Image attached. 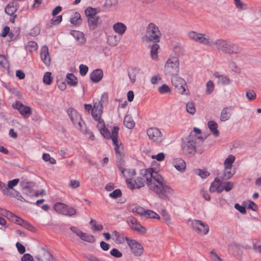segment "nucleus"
I'll list each match as a JSON object with an SVG mask.
<instances>
[{"mask_svg": "<svg viewBox=\"0 0 261 261\" xmlns=\"http://www.w3.org/2000/svg\"><path fill=\"white\" fill-rule=\"evenodd\" d=\"M51 72H46L44 73L43 76V83L47 85H49L51 84L53 81V79L51 76Z\"/></svg>", "mask_w": 261, "mask_h": 261, "instance_id": "47", "label": "nucleus"}, {"mask_svg": "<svg viewBox=\"0 0 261 261\" xmlns=\"http://www.w3.org/2000/svg\"><path fill=\"white\" fill-rule=\"evenodd\" d=\"M119 128L117 126H115L112 129V142L113 145L115 146V151L117 154L121 156V154L120 151V147L118 140V131Z\"/></svg>", "mask_w": 261, "mask_h": 261, "instance_id": "14", "label": "nucleus"}, {"mask_svg": "<svg viewBox=\"0 0 261 261\" xmlns=\"http://www.w3.org/2000/svg\"><path fill=\"white\" fill-rule=\"evenodd\" d=\"M199 35L200 36V39L198 41L199 43L203 44L209 46H211L214 45L213 41L208 37H206L205 34L200 33Z\"/></svg>", "mask_w": 261, "mask_h": 261, "instance_id": "29", "label": "nucleus"}, {"mask_svg": "<svg viewBox=\"0 0 261 261\" xmlns=\"http://www.w3.org/2000/svg\"><path fill=\"white\" fill-rule=\"evenodd\" d=\"M80 239L84 241L89 243H93L95 241V238L93 235L88 234L86 233L83 232Z\"/></svg>", "mask_w": 261, "mask_h": 261, "instance_id": "43", "label": "nucleus"}, {"mask_svg": "<svg viewBox=\"0 0 261 261\" xmlns=\"http://www.w3.org/2000/svg\"><path fill=\"white\" fill-rule=\"evenodd\" d=\"M66 206V204L64 203L61 202H57L54 204V207L57 212L63 215Z\"/></svg>", "mask_w": 261, "mask_h": 261, "instance_id": "39", "label": "nucleus"}, {"mask_svg": "<svg viewBox=\"0 0 261 261\" xmlns=\"http://www.w3.org/2000/svg\"><path fill=\"white\" fill-rule=\"evenodd\" d=\"M121 173L126 178L133 177L136 174V170L132 169H125L124 171Z\"/></svg>", "mask_w": 261, "mask_h": 261, "instance_id": "48", "label": "nucleus"}, {"mask_svg": "<svg viewBox=\"0 0 261 261\" xmlns=\"http://www.w3.org/2000/svg\"><path fill=\"white\" fill-rule=\"evenodd\" d=\"M18 9V4L17 3L13 1L10 2L6 6L5 11L9 15H13Z\"/></svg>", "mask_w": 261, "mask_h": 261, "instance_id": "19", "label": "nucleus"}, {"mask_svg": "<svg viewBox=\"0 0 261 261\" xmlns=\"http://www.w3.org/2000/svg\"><path fill=\"white\" fill-rule=\"evenodd\" d=\"M70 22L74 25H80L82 23V20L80 14L76 12L74 17L70 18Z\"/></svg>", "mask_w": 261, "mask_h": 261, "instance_id": "34", "label": "nucleus"}, {"mask_svg": "<svg viewBox=\"0 0 261 261\" xmlns=\"http://www.w3.org/2000/svg\"><path fill=\"white\" fill-rule=\"evenodd\" d=\"M234 3L236 8L238 9L244 10L248 9L247 5L241 0H234Z\"/></svg>", "mask_w": 261, "mask_h": 261, "instance_id": "46", "label": "nucleus"}, {"mask_svg": "<svg viewBox=\"0 0 261 261\" xmlns=\"http://www.w3.org/2000/svg\"><path fill=\"white\" fill-rule=\"evenodd\" d=\"M0 65L4 68H9V63L5 56L3 55H0Z\"/></svg>", "mask_w": 261, "mask_h": 261, "instance_id": "49", "label": "nucleus"}, {"mask_svg": "<svg viewBox=\"0 0 261 261\" xmlns=\"http://www.w3.org/2000/svg\"><path fill=\"white\" fill-rule=\"evenodd\" d=\"M160 48L159 45L157 43H154L151 46L150 50V56L152 59L158 58V50Z\"/></svg>", "mask_w": 261, "mask_h": 261, "instance_id": "38", "label": "nucleus"}, {"mask_svg": "<svg viewBox=\"0 0 261 261\" xmlns=\"http://www.w3.org/2000/svg\"><path fill=\"white\" fill-rule=\"evenodd\" d=\"M113 29L115 33L122 35L126 32L127 27L124 23L118 22L113 25Z\"/></svg>", "mask_w": 261, "mask_h": 261, "instance_id": "23", "label": "nucleus"}, {"mask_svg": "<svg viewBox=\"0 0 261 261\" xmlns=\"http://www.w3.org/2000/svg\"><path fill=\"white\" fill-rule=\"evenodd\" d=\"M66 82L71 86H75L77 84V79L73 73H67L66 75Z\"/></svg>", "mask_w": 261, "mask_h": 261, "instance_id": "32", "label": "nucleus"}, {"mask_svg": "<svg viewBox=\"0 0 261 261\" xmlns=\"http://www.w3.org/2000/svg\"><path fill=\"white\" fill-rule=\"evenodd\" d=\"M110 254L116 258H119L122 256V253L116 248H113L111 250Z\"/></svg>", "mask_w": 261, "mask_h": 261, "instance_id": "61", "label": "nucleus"}, {"mask_svg": "<svg viewBox=\"0 0 261 261\" xmlns=\"http://www.w3.org/2000/svg\"><path fill=\"white\" fill-rule=\"evenodd\" d=\"M76 213V210L72 207L68 206L66 205V208H65L63 215L71 217L74 216Z\"/></svg>", "mask_w": 261, "mask_h": 261, "instance_id": "41", "label": "nucleus"}, {"mask_svg": "<svg viewBox=\"0 0 261 261\" xmlns=\"http://www.w3.org/2000/svg\"><path fill=\"white\" fill-rule=\"evenodd\" d=\"M140 69L135 67H130L128 68L127 72L129 78L132 83L136 81V75L139 73Z\"/></svg>", "mask_w": 261, "mask_h": 261, "instance_id": "26", "label": "nucleus"}, {"mask_svg": "<svg viewBox=\"0 0 261 261\" xmlns=\"http://www.w3.org/2000/svg\"><path fill=\"white\" fill-rule=\"evenodd\" d=\"M171 83L177 92L181 94L188 95L189 90H186L187 85L184 79L176 75L171 78Z\"/></svg>", "mask_w": 261, "mask_h": 261, "instance_id": "8", "label": "nucleus"}, {"mask_svg": "<svg viewBox=\"0 0 261 261\" xmlns=\"http://www.w3.org/2000/svg\"><path fill=\"white\" fill-rule=\"evenodd\" d=\"M147 135L152 141L160 144L165 139V137L160 129L157 127H150L147 130Z\"/></svg>", "mask_w": 261, "mask_h": 261, "instance_id": "9", "label": "nucleus"}, {"mask_svg": "<svg viewBox=\"0 0 261 261\" xmlns=\"http://www.w3.org/2000/svg\"><path fill=\"white\" fill-rule=\"evenodd\" d=\"M19 181V179L18 178H15L13 180H10L8 182L7 187L9 189H13V187L16 186Z\"/></svg>", "mask_w": 261, "mask_h": 261, "instance_id": "64", "label": "nucleus"}, {"mask_svg": "<svg viewBox=\"0 0 261 261\" xmlns=\"http://www.w3.org/2000/svg\"><path fill=\"white\" fill-rule=\"evenodd\" d=\"M242 246L239 244L232 243L229 245L228 250L229 253L236 257H240L242 254Z\"/></svg>", "mask_w": 261, "mask_h": 261, "instance_id": "16", "label": "nucleus"}, {"mask_svg": "<svg viewBox=\"0 0 261 261\" xmlns=\"http://www.w3.org/2000/svg\"><path fill=\"white\" fill-rule=\"evenodd\" d=\"M70 34L76 39L78 42L79 44L83 45L85 43L86 39L83 32L79 31L72 30L70 31Z\"/></svg>", "mask_w": 261, "mask_h": 261, "instance_id": "21", "label": "nucleus"}, {"mask_svg": "<svg viewBox=\"0 0 261 261\" xmlns=\"http://www.w3.org/2000/svg\"><path fill=\"white\" fill-rule=\"evenodd\" d=\"M123 124L127 128L132 129L135 126V122L130 115H126L124 118Z\"/></svg>", "mask_w": 261, "mask_h": 261, "instance_id": "28", "label": "nucleus"}, {"mask_svg": "<svg viewBox=\"0 0 261 261\" xmlns=\"http://www.w3.org/2000/svg\"><path fill=\"white\" fill-rule=\"evenodd\" d=\"M186 110L188 113L193 115L196 112V109L193 102H188L186 105Z\"/></svg>", "mask_w": 261, "mask_h": 261, "instance_id": "50", "label": "nucleus"}, {"mask_svg": "<svg viewBox=\"0 0 261 261\" xmlns=\"http://www.w3.org/2000/svg\"><path fill=\"white\" fill-rule=\"evenodd\" d=\"M127 222L132 230L136 231L141 234H144L146 233V228L141 225L135 217H128L127 218Z\"/></svg>", "mask_w": 261, "mask_h": 261, "instance_id": "12", "label": "nucleus"}, {"mask_svg": "<svg viewBox=\"0 0 261 261\" xmlns=\"http://www.w3.org/2000/svg\"><path fill=\"white\" fill-rule=\"evenodd\" d=\"M12 107L17 109L19 113L24 117H29L32 113V109L29 106L23 105L19 101H16Z\"/></svg>", "mask_w": 261, "mask_h": 261, "instance_id": "13", "label": "nucleus"}, {"mask_svg": "<svg viewBox=\"0 0 261 261\" xmlns=\"http://www.w3.org/2000/svg\"><path fill=\"white\" fill-rule=\"evenodd\" d=\"M179 60L177 57H171L169 58L165 65L166 75L173 76L177 75L179 72Z\"/></svg>", "mask_w": 261, "mask_h": 261, "instance_id": "5", "label": "nucleus"}, {"mask_svg": "<svg viewBox=\"0 0 261 261\" xmlns=\"http://www.w3.org/2000/svg\"><path fill=\"white\" fill-rule=\"evenodd\" d=\"M127 245L135 256H140L143 253V247L141 244L135 240L126 238Z\"/></svg>", "mask_w": 261, "mask_h": 261, "instance_id": "10", "label": "nucleus"}, {"mask_svg": "<svg viewBox=\"0 0 261 261\" xmlns=\"http://www.w3.org/2000/svg\"><path fill=\"white\" fill-rule=\"evenodd\" d=\"M207 125L211 132L213 133L215 137H217L219 135V132L218 130V124L214 121L211 120L207 123Z\"/></svg>", "mask_w": 261, "mask_h": 261, "instance_id": "27", "label": "nucleus"}, {"mask_svg": "<svg viewBox=\"0 0 261 261\" xmlns=\"http://www.w3.org/2000/svg\"><path fill=\"white\" fill-rule=\"evenodd\" d=\"M99 19L98 16L88 19V26L90 30H94L97 27Z\"/></svg>", "mask_w": 261, "mask_h": 261, "instance_id": "33", "label": "nucleus"}, {"mask_svg": "<svg viewBox=\"0 0 261 261\" xmlns=\"http://www.w3.org/2000/svg\"><path fill=\"white\" fill-rule=\"evenodd\" d=\"M191 226L193 230L201 235H205L209 231V226L200 220H193L191 223Z\"/></svg>", "mask_w": 261, "mask_h": 261, "instance_id": "11", "label": "nucleus"}, {"mask_svg": "<svg viewBox=\"0 0 261 261\" xmlns=\"http://www.w3.org/2000/svg\"><path fill=\"white\" fill-rule=\"evenodd\" d=\"M10 219H11V220L12 221H13L14 222L16 223V224H17L18 225H19L20 226L22 225V223L24 221V220H23L22 219H21V218H20L17 216L14 215L13 214L12 216H11V217H10Z\"/></svg>", "mask_w": 261, "mask_h": 261, "instance_id": "56", "label": "nucleus"}, {"mask_svg": "<svg viewBox=\"0 0 261 261\" xmlns=\"http://www.w3.org/2000/svg\"><path fill=\"white\" fill-rule=\"evenodd\" d=\"M233 108L231 106L224 108L221 113L220 120L221 121H226L229 119L231 115Z\"/></svg>", "mask_w": 261, "mask_h": 261, "instance_id": "18", "label": "nucleus"}, {"mask_svg": "<svg viewBox=\"0 0 261 261\" xmlns=\"http://www.w3.org/2000/svg\"><path fill=\"white\" fill-rule=\"evenodd\" d=\"M92 225V228L94 231H100L103 229V226L101 224H96V221L92 219L90 222Z\"/></svg>", "mask_w": 261, "mask_h": 261, "instance_id": "52", "label": "nucleus"}, {"mask_svg": "<svg viewBox=\"0 0 261 261\" xmlns=\"http://www.w3.org/2000/svg\"><path fill=\"white\" fill-rule=\"evenodd\" d=\"M214 84L212 81H209L206 83V92L208 94H210L214 91Z\"/></svg>", "mask_w": 261, "mask_h": 261, "instance_id": "57", "label": "nucleus"}, {"mask_svg": "<svg viewBox=\"0 0 261 261\" xmlns=\"http://www.w3.org/2000/svg\"><path fill=\"white\" fill-rule=\"evenodd\" d=\"M221 181L217 178L215 179V180L211 184V185L210 187V192L211 193H214L216 191V190L220 186Z\"/></svg>", "mask_w": 261, "mask_h": 261, "instance_id": "42", "label": "nucleus"}, {"mask_svg": "<svg viewBox=\"0 0 261 261\" xmlns=\"http://www.w3.org/2000/svg\"><path fill=\"white\" fill-rule=\"evenodd\" d=\"M40 57L44 64L47 66L50 65V58L48 52V48L46 45L42 47L40 50Z\"/></svg>", "mask_w": 261, "mask_h": 261, "instance_id": "17", "label": "nucleus"}, {"mask_svg": "<svg viewBox=\"0 0 261 261\" xmlns=\"http://www.w3.org/2000/svg\"><path fill=\"white\" fill-rule=\"evenodd\" d=\"M112 235L114 237L113 238L114 242L118 244L124 243L126 241V238H127V237H124L123 233L118 232L116 230L113 231Z\"/></svg>", "mask_w": 261, "mask_h": 261, "instance_id": "24", "label": "nucleus"}, {"mask_svg": "<svg viewBox=\"0 0 261 261\" xmlns=\"http://www.w3.org/2000/svg\"><path fill=\"white\" fill-rule=\"evenodd\" d=\"M196 173L202 178H205L210 175V173L208 171L202 169H197Z\"/></svg>", "mask_w": 261, "mask_h": 261, "instance_id": "54", "label": "nucleus"}, {"mask_svg": "<svg viewBox=\"0 0 261 261\" xmlns=\"http://www.w3.org/2000/svg\"><path fill=\"white\" fill-rule=\"evenodd\" d=\"M173 164L177 170L180 172L185 171L186 168V164L182 159L179 158L175 159L173 161Z\"/></svg>", "mask_w": 261, "mask_h": 261, "instance_id": "22", "label": "nucleus"}, {"mask_svg": "<svg viewBox=\"0 0 261 261\" xmlns=\"http://www.w3.org/2000/svg\"><path fill=\"white\" fill-rule=\"evenodd\" d=\"M1 190L4 194L14 197L16 194L17 191L14 189H9L5 184L1 188Z\"/></svg>", "mask_w": 261, "mask_h": 261, "instance_id": "35", "label": "nucleus"}, {"mask_svg": "<svg viewBox=\"0 0 261 261\" xmlns=\"http://www.w3.org/2000/svg\"><path fill=\"white\" fill-rule=\"evenodd\" d=\"M128 210L130 212H132L133 213H136L138 214H140L142 216L144 211V209L142 207H141L139 205H130L129 206Z\"/></svg>", "mask_w": 261, "mask_h": 261, "instance_id": "36", "label": "nucleus"}, {"mask_svg": "<svg viewBox=\"0 0 261 261\" xmlns=\"http://www.w3.org/2000/svg\"><path fill=\"white\" fill-rule=\"evenodd\" d=\"M26 49L30 52L35 51L38 48V44L35 41H29L25 46Z\"/></svg>", "mask_w": 261, "mask_h": 261, "instance_id": "44", "label": "nucleus"}, {"mask_svg": "<svg viewBox=\"0 0 261 261\" xmlns=\"http://www.w3.org/2000/svg\"><path fill=\"white\" fill-rule=\"evenodd\" d=\"M246 97L250 101L253 100L256 97V94L253 90H248L246 92Z\"/></svg>", "mask_w": 261, "mask_h": 261, "instance_id": "59", "label": "nucleus"}, {"mask_svg": "<svg viewBox=\"0 0 261 261\" xmlns=\"http://www.w3.org/2000/svg\"><path fill=\"white\" fill-rule=\"evenodd\" d=\"M98 122L97 127L100 130V134L103 136L104 138L112 140V132L111 134L107 128L105 126L104 121L100 118L99 120H97Z\"/></svg>", "mask_w": 261, "mask_h": 261, "instance_id": "15", "label": "nucleus"}, {"mask_svg": "<svg viewBox=\"0 0 261 261\" xmlns=\"http://www.w3.org/2000/svg\"><path fill=\"white\" fill-rule=\"evenodd\" d=\"M142 216H144L146 218H156V219L160 218V216H159V215L157 213H156L155 212H154L152 211H151V210H146L145 211L144 210Z\"/></svg>", "mask_w": 261, "mask_h": 261, "instance_id": "40", "label": "nucleus"}, {"mask_svg": "<svg viewBox=\"0 0 261 261\" xmlns=\"http://www.w3.org/2000/svg\"><path fill=\"white\" fill-rule=\"evenodd\" d=\"M103 75V71L100 69L94 70L90 74V79L94 83L99 82Z\"/></svg>", "mask_w": 261, "mask_h": 261, "instance_id": "20", "label": "nucleus"}, {"mask_svg": "<svg viewBox=\"0 0 261 261\" xmlns=\"http://www.w3.org/2000/svg\"><path fill=\"white\" fill-rule=\"evenodd\" d=\"M235 160V157L233 155L230 154L226 159L224 163V167H232L233 163Z\"/></svg>", "mask_w": 261, "mask_h": 261, "instance_id": "45", "label": "nucleus"}, {"mask_svg": "<svg viewBox=\"0 0 261 261\" xmlns=\"http://www.w3.org/2000/svg\"><path fill=\"white\" fill-rule=\"evenodd\" d=\"M140 174L141 176L137 177L135 179L126 178L127 186L131 190L143 187L146 182L148 188L162 200H168L169 196L174 193V190L167 184L164 178L155 172L153 168L141 169Z\"/></svg>", "mask_w": 261, "mask_h": 261, "instance_id": "1", "label": "nucleus"}, {"mask_svg": "<svg viewBox=\"0 0 261 261\" xmlns=\"http://www.w3.org/2000/svg\"><path fill=\"white\" fill-rule=\"evenodd\" d=\"M20 35V29L19 28L14 29L13 31H10L8 36V41H13L17 39Z\"/></svg>", "mask_w": 261, "mask_h": 261, "instance_id": "31", "label": "nucleus"}, {"mask_svg": "<svg viewBox=\"0 0 261 261\" xmlns=\"http://www.w3.org/2000/svg\"><path fill=\"white\" fill-rule=\"evenodd\" d=\"M202 138L195 135L193 133H190L188 138L182 140L181 148L184 154L192 156L196 152V148L198 142H203Z\"/></svg>", "mask_w": 261, "mask_h": 261, "instance_id": "2", "label": "nucleus"}, {"mask_svg": "<svg viewBox=\"0 0 261 261\" xmlns=\"http://www.w3.org/2000/svg\"><path fill=\"white\" fill-rule=\"evenodd\" d=\"M173 49L175 54L177 56L182 55L184 53V48L179 44L174 46Z\"/></svg>", "mask_w": 261, "mask_h": 261, "instance_id": "51", "label": "nucleus"}, {"mask_svg": "<svg viewBox=\"0 0 261 261\" xmlns=\"http://www.w3.org/2000/svg\"><path fill=\"white\" fill-rule=\"evenodd\" d=\"M122 195V192L120 189H116L109 194V196L112 198L116 199Z\"/></svg>", "mask_w": 261, "mask_h": 261, "instance_id": "55", "label": "nucleus"}, {"mask_svg": "<svg viewBox=\"0 0 261 261\" xmlns=\"http://www.w3.org/2000/svg\"><path fill=\"white\" fill-rule=\"evenodd\" d=\"M116 38H117L116 36H115L114 37H113V36L110 37L108 39V42L111 46H115L118 44V42H119L118 40H116Z\"/></svg>", "mask_w": 261, "mask_h": 261, "instance_id": "62", "label": "nucleus"}, {"mask_svg": "<svg viewBox=\"0 0 261 261\" xmlns=\"http://www.w3.org/2000/svg\"><path fill=\"white\" fill-rule=\"evenodd\" d=\"M161 35L158 27L154 23H150L147 28V35L144 37L143 39L146 42L158 43L160 42Z\"/></svg>", "mask_w": 261, "mask_h": 261, "instance_id": "6", "label": "nucleus"}, {"mask_svg": "<svg viewBox=\"0 0 261 261\" xmlns=\"http://www.w3.org/2000/svg\"><path fill=\"white\" fill-rule=\"evenodd\" d=\"M213 43L218 50L226 54H237L241 52V48L238 45L226 39H218L215 41H213Z\"/></svg>", "mask_w": 261, "mask_h": 261, "instance_id": "4", "label": "nucleus"}, {"mask_svg": "<svg viewBox=\"0 0 261 261\" xmlns=\"http://www.w3.org/2000/svg\"><path fill=\"white\" fill-rule=\"evenodd\" d=\"M80 73L82 76L86 75L88 71V67L84 64H81L79 66Z\"/></svg>", "mask_w": 261, "mask_h": 261, "instance_id": "60", "label": "nucleus"}, {"mask_svg": "<svg viewBox=\"0 0 261 261\" xmlns=\"http://www.w3.org/2000/svg\"><path fill=\"white\" fill-rule=\"evenodd\" d=\"M225 169L223 173V179H228L231 177L234 174V170H232V167H224Z\"/></svg>", "mask_w": 261, "mask_h": 261, "instance_id": "37", "label": "nucleus"}, {"mask_svg": "<svg viewBox=\"0 0 261 261\" xmlns=\"http://www.w3.org/2000/svg\"><path fill=\"white\" fill-rule=\"evenodd\" d=\"M67 114L75 127L82 133L89 135V138L92 140L94 139V136L90 130H87L84 121L81 116L73 108H69L67 111Z\"/></svg>", "mask_w": 261, "mask_h": 261, "instance_id": "3", "label": "nucleus"}, {"mask_svg": "<svg viewBox=\"0 0 261 261\" xmlns=\"http://www.w3.org/2000/svg\"><path fill=\"white\" fill-rule=\"evenodd\" d=\"M158 90L161 94L169 93L171 91L169 87L166 84H164L162 86L158 88Z\"/></svg>", "mask_w": 261, "mask_h": 261, "instance_id": "58", "label": "nucleus"}, {"mask_svg": "<svg viewBox=\"0 0 261 261\" xmlns=\"http://www.w3.org/2000/svg\"><path fill=\"white\" fill-rule=\"evenodd\" d=\"M108 101V94L107 93H103L101 96L100 100L99 101L98 99L95 101L94 100V104L93 107V113L94 117L96 118V119H99L103 111V103L107 102Z\"/></svg>", "mask_w": 261, "mask_h": 261, "instance_id": "7", "label": "nucleus"}, {"mask_svg": "<svg viewBox=\"0 0 261 261\" xmlns=\"http://www.w3.org/2000/svg\"><path fill=\"white\" fill-rule=\"evenodd\" d=\"M214 76L218 79V83L223 85H228L230 83V79L226 75H220L218 72H216Z\"/></svg>", "mask_w": 261, "mask_h": 261, "instance_id": "25", "label": "nucleus"}, {"mask_svg": "<svg viewBox=\"0 0 261 261\" xmlns=\"http://www.w3.org/2000/svg\"><path fill=\"white\" fill-rule=\"evenodd\" d=\"M200 193L206 200L210 201L211 200V196L206 190L202 189L200 190Z\"/></svg>", "mask_w": 261, "mask_h": 261, "instance_id": "63", "label": "nucleus"}, {"mask_svg": "<svg viewBox=\"0 0 261 261\" xmlns=\"http://www.w3.org/2000/svg\"><path fill=\"white\" fill-rule=\"evenodd\" d=\"M99 12L97 8H93L89 7L86 9L85 13L87 18L97 17L96 14Z\"/></svg>", "mask_w": 261, "mask_h": 261, "instance_id": "30", "label": "nucleus"}, {"mask_svg": "<svg viewBox=\"0 0 261 261\" xmlns=\"http://www.w3.org/2000/svg\"><path fill=\"white\" fill-rule=\"evenodd\" d=\"M253 248L256 252L261 253V242L257 240L253 241Z\"/></svg>", "mask_w": 261, "mask_h": 261, "instance_id": "53", "label": "nucleus"}]
</instances>
